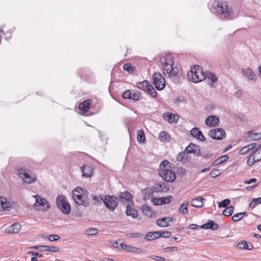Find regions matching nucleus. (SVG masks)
<instances>
[{
  "mask_svg": "<svg viewBox=\"0 0 261 261\" xmlns=\"http://www.w3.org/2000/svg\"><path fill=\"white\" fill-rule=\"evenodd\" d=\"M189 79L194 83L200 82L206 78L202 67L199 65H194L191 68L190 72L188 73Z\"/></svg>",
  "mask_w": 261,
  "mask_h": 261,
  "instance_id": "f257e3e1",
  "label": "nucleus"
},
{
  "mask_svg": "<svg viewBox=\"0 0 261 261\" xmlns=\"http://www.w3.org/2000/svg\"><path fill=\"white\" fill-rule=\"evenodd\" d=\"M212 8L219 14L224 15V16H230L232 14V8L228 7L226 2L222 3L215 1L212 4Z\"/></svg>",
  "mask_w": 261,
  "mask_h": 261,
  "instance_id": "f03ea898",
  "label": "nucleus"
},
{
  "mask_svg": "<svg viewBox=\"0 0 261 261\" xmlns=\"http://www.w3.org/2000/svg\"><path fill=\"white\" fill-rule=\"evenodd\" d=\"M18 176L27 184H32L36 181V176L30 170L24 168H20L17 170Z\"/></svg>",
  "mask_w": 261,
  "mask_h": 261,
  "instance_id": "7ed1b4c3",
  "label": "nucleus"
},
{
  "mask_svg": "<svg viewBox=\"0 0 261 261\" xmlns=\"http://www.w3.org/2000/svg\"><path fill=\"white\" fill-rule=\"evenodd\" d=\"M83 189L77 187L72 191V198L74 201L79 205H83L87 207L89 204L88 198H85L82 194Z\"/></svg>",
  "mask_w": 261,
  "mask_h": 261,
  "instance_id": "20e7f679",
  "label": "nucleus"
},
{
  "mask_svg": "<svg viewBox=\"0 0 261 261\" xmlns=\"http://www.w3.org/2000/svg\"><path fill=\"white\" fill-rule=\"evenodd\" d=\"M100 199L103 202L106 207L113 212L118 205V198L115 195H106L99 196Z\"/></svg>",
  "mask_w": 261,
  "mask_h": 261,
  "instance_id": "39448f33",
  "label": "nucleus"
},
{
  "mask_svg": "<svg viewBox=\"0 0 261 261\" xmlns=\"http://www.w3.org/2000/svg\"><path fill=\"white\" fill-rule=\"evenodd\" d=\"M57 205L59 210L65 214H69L70 212V205L66 201V197L63 195H59L56 199Z\"/></svg>",
  "mask_w": 261,
  "mask_h": 261,
  "instance_id": "423d86ee",
  "label": "nucleus"
},
{
  "mask_svg": "<svg viewBox=\"0 0 261 261\" xmlns=\"http://www.w3.org/2000/svg\"><path fill=\"white\" fill-rule=\"evenodd\" d=\"M161 62L162 64L163 69L165 71L164 72V75L166 73L169 74V71L171 68L173 67V59L171 55H166L164 57H161Z\"/></svg>",
  "mask_w": 261,
  "mask_h": 261,
  "instance_id": "0eeeda50",
  "label": "nucleus"
},
{
  "mask_svg": "<svg viewBox=\"0 0 261 261\" xmlns=\"http://www.w3.org/2000/svg\"><path fill=\"white\" fill-rule=\"evenodd\" d=\"M153 84L158 90L163 89L165 86V80L159 72H155L152 76Z\"/></svg>",
  "mask_w": 261,
  "mask_h": 261,
  "instance_id": "6e6552de",
  "label": "nucleus"
},
{
  "mask_svg": "<svg viewBox=\"0 0 261 261\" xmlns=\"http://www.w3.org/2000/svg\"><path fill=\"white\" fill-rule=\"evenodd\" d=\"M159 174L163 179L168 182H173L176 179L175 172L170 169L159 171Z\"/></svg>",
  "mask_w": 261,
  "mask_h": 261,
  "instance_id": "1a4fd4ad",
  "label": "nucleus"
},
{
  "mask_svg": "<svg viewBox=\"0 0 261 261\" xmlns=\"http://www.w3.org/2000/svg\"><path fill=\"white\" fill-rule=\"evenodd\" d=\"M209 136L215 140H220L226 136L225 130L223 128H217L211 130L208 133Z\"/></svg>",
  "mask_w": 261,
  "mask_h": 261,
  "instance_id": "9d476101",
  "label": "nucleus"
},
{
  "mask_svg": "<svg viewBox=\"0 0 261 261\" xmlns=\"http://www.w3.org/2000/svg\"><path fill=\"white\" fill-rule=\"evenodd\" d=\"M185 151L188 153H193L194 155L196 157H199L201 155L200 146L193 143H190L186 148Z\"/></svg>",
  "mask_w": 261,
  "mask_h": 261,
  "instance_id": "9b49d317",
  "label": "nucleus"
},
{
  "mask_svg": "<svg viewBox=\"0 0 261 261\" xmlns=\"http://www.w3.org/2000/svg\"><path fill=\"white\" fill-rule=\"evenodd\" d=\"M35 197L36 199V202L34 204L35 207L40 206L42 210L45 211H47L50 207L48 203L45 198H42L39 195H36Z\"/></svg>",
  "mask_w": 261,
  "mask_h": 261,
  "instance_id": "f8f14e48",
  "label": "nucleus"
},
{
  "mask_svg": "<svg viewBox=\"0 0 261 261\" xmlns=\"http://www.w3.org/2000/svg\"><path fill=\"white\" fill-rule=\"evenodd\" d=\"M173 221V218L169 217H166L158 219L156 221L158 226L161 227H166L171 225V223Z\"/></svg>",
  "mask_w": 261,
  "mask_h": 261,
  "instance_id": "ddd939ff",
  "label": "nucleus"
},
{
  "mask_svg": "<svg viewBox=\"0 0 261 261\" xmlns=\"http://www.w3.org/2000/svg\"><path fill=\"white\" fill-rule=\"evenodd\" d=\"M152 191L155 193L166 192L169 190V187H167L164 183L155 184L151 188Z\"/></svg>",
  "mask_w": 261,
  "mask_h": 261,
  "instance_id": "4468645a",
  "label": "nucleus"
},
{
  "mask_svg": "<svg viewBox=\"0 0 261 261\" xmlns=\"http://www.w3.org/2000/svg\"><path fill=\"white\" fill-rule=\"evenodd\" d=\"M190 134L192 137L200 141H204L205 140L204 136L201 130L197 127L193 128L190 131Z\"/></svg>",
  "mask_w": 261,
  "mask_h": 261,
  "instance_id": "2eb2a0df",
  "label": "nucleus"
},
{
  "mask_svg": "<svg viewBox=\"0 0 261 261\" xmlns=\"http://www.w3.org/2000/svg\"><path fill=\"white\" fill-rule=\"evenodd\" d=\"M219 118L214 115L208 116L205 120L206 125L211 127H215L219 124Z\"/></svg>",
  "mask_w": 261,
  "mask_h": 261,
  "instance_id": "dca6fc26",
  "label": "nucleus"
},
{
  "mask_svg": "<svg viewBox=\"0 0 261 261\" xmlns=\"http://www.w3.org/2000/svg\"><path fill=\"white\" fill-rule=\"evenodd\" d=\"M200 227L203 229H210L212 230H216L218 229L219 225L214 221L208 220L207 223L201 225Z\"/></svg>",
  "mask_w": 261,
  "mask_h": 261,
  "instance_id": "f3484780",
  "label": "nucleus"
},
{
  "mask_svg": "<svg viewBox=\"0 0 261 261\" xmlns=\"http://www.w3.org/2000/svg\"><path fill=\"white\" fill-rule=\"evenodd\" d=\"M119 198L122 203L133 202L132 195L127 191L120 193V195H119Z\"/></svg>",
  "mask_w": 261,
  "mask_h": 261,
  "instance_id": "a211bd4d",
  "label": "nucleus"
},
{
  "mask_svg": "<svg viewBox=\"0 0 261 261\" xmlns=\"http://www.w3.org/2000/svg\"><path fill=\"white\" fill-rule=\"evenodd\" d=\"M82 176L87 178L90 177L93 174V168L89 165H84L81 167Z\"/></svg>",
  "mask_w": 261,
  "mask_h": 261,
  "instance_id": "6ab92c4d",
  "label": "nucleus"
},
{
  "mask_svg": "<svg viewBox=\"0 0 261 261\" xmlns=\"http://www.w3.org/2000/svg\"><path fill=\"white\" fill-rule=\"evenodd\" d=\"M21 229V225L19 223H15L8 227L6 229V232L9 233H16Z\"/></svg>",
  "mask_w": 261,
  "mask_h": 261,
  "instance_id": "aec40b11",
  "label": "nucleus"
},
{
  "mask_svg": "<svg viewBox=\"0 0 261 261\" xmlns=\"http://www.w3.org/2000/svg\"><path fill=\"white\" fill-rule=\"evenodd\" d=\"M90 105L91 101L87 99L79 104V109L83 113H86L88 112Z\"/></svg>",
  "mask_w": 261,
  "mask_h": 261,
  "instance_id": "412c9836",
  "label": "nucleus"
},
{
  "mask_svg": "<svg viewBox=\"0 0 261 261\" xmlns=\"http://www.w3.org/2000/svg\"><path fill=\"white\" fill-rule=\"evenodd\" d=\"M242 72L244 76L247 77L249 80L255 81V75L254 73V72L251 70V69L250 68H247L246 69L243 68L242 70Z\"/></svg>",
  "mask_w": 261,
  "mask_h": 261,
  "instance_id": "4be33fe9",
  "label": "nucleus"
},
{
  "mask_svg": "<svg viewBox=\"0 0 261 261\" xmlns=\"http://www.w3.org/2000/svg\"><path fill=\"white\" fill-rule=\"evenodd\" d=\"M144 200L146 201L153 196V192L151 188H147L141 190Z\"/></svg>",
  "mask_w": 261,
  "mask_h": 261,
  "instance_id": "5701e85b",
  "label": "nucleus"
},
{
  "mask_svg": "<svg viewBox=\"0 0 261 261\" xmlns=\"http://www.w3.org/2000/svg\"><path fill=\"white\" fill-rule=\"evenodd\" d=\"M205 200V199L202 197H197L193 198L191 201V204L193 206L195 207H201L203 206V201Z\"/></svg>",
  "mask_w": 261,
  "mask_h": 261,
  "instance_id": "b1692460",
  "label": "nucleus"
},
{
  "mask_svg": "<svg viewBox=\"0 0 261 261\" xmlns=\"http://www.w3.org/2000/svg\"><path fill=\"white\" fill-rule=\"evenodd\" d=\"M237 247L239 249L249 250H251L253 248V246L251 243H249L248 244L247 242L245 241H243L242 242L238 243L237 245Z\"/></svg>",
  "mask_w": 261,
  "mask_h": 261,
  "instance_id": "393cba45",
  "label": "nucleus"
},
{
  "mask_svg": "<svg viewBox=\"0 0 261 261\" xmlns=\"http://www.w3.org/2000/svg\"><path fill=\"white\" fill-rule=\"evenodd\" d=\"M228 159H229V156L227 155H222V156L218 158L216 160H215L213 162L211 166H216L218 165H220V164L226 162V161H227Z\"/></svg>",
  "mask_w": 261,
  "mask_h": 261,
  "instance_id": "a878e982",
  "label": "nucleus"
},
{
  "mask_svg": "<svg viewBox=\"0 0 261 261\" xmlns=\"http://www.w3.org/2000/svg\"><path fill=\"white\" fill-rule=\"evenodd\" d=\"M137 140L139 143L145 144L146 141L143 130L139 129L137 132Z\"/></svg>",
  "mask_w": 261,
  "mask_h": 261,
  "instance_id": "bb28decb",
  "label": "nucleus"
},
{
  "mask_svg": "<svg viewBox=\"0 0 261 261\" xmlns=\"http://www.w3.org/2000/svg\"><path fill=\"white\" fill-rule=\"evenodd\" d=\"M251 155L253 158H256V161H261V144L253 151Z\"/></svg>",
  "mask_w": 261,
  "mask_h": 261,
  "instance_id": "cd10ccee",
  "label": "nucleus"
},
{
  "mask_svg": "<svg viewBox=\"0 0 261 261\" xmlns=\"http://www.w3.org/2000/svg\"><path fill=\"white\" fill-rule=\"evenodd\" d=\"M126 214L127 216H130L135 218L138 217V211L134 208H131L129 205H127Z\"/></svg>",
  "mask_w": 261,
  "mask_h": 261,
  "instance_id": "c85d7f7f",
  "label": "nucleus"
},
{
  "mask_svg": "<svg viewBox=\"0 0 261 261\" xmlns=\"http://www.w3.org/2000/svg\"><path fill=\"white\" fill-rule=\"evenodd\" d=\"M123 68L124 70L131 74L134 73L136 70L135 67L130 63L125 64L123 66Z\"/></svg>",
  "mask_w": 261,
  "mask_h": 261,
  "instance_id": "c756f323",
  "label": "nucleus"
},
{
  "mask_svg": "<svg viewBox=\"0 0 261 261\" xmlns=\"http://www.w3.org/2000/svg\"><path fill=\"white\" fill-rule=\"evenodd\" d=\"M0 199H2V211L7 210L9 211V208L11 206V203L8 202L6 198L4 197H0Z\"/></svg>",
  "mask_w": 261,
  "mask_h": 261,
  "instance_id": "7c9ffc66",
  "label": "nucleus"
},
{
  "mask_svg": "<svg viewBox=\"0 0 261 261\" xmlns=\"http://www.w3.org/2000/svg\"><path fill=\"white\" fill-rule=\"evenodd\" d=\"M188 202L185 201L183 202L182 204L180 205L178 208V212L179 213H181L183 215H186L188 214Z\"/></svg>",
  "mask_w": 261,
  "mask_h": 261,
  "instance_id": "2f4dec72",
  "label": "nucleus"
},
{
  "mask_svg": "<svg viewBox=\"0 0 261 261\" xmlns=\"http://www.w3.org/2000/svg\"><path fill=\"white\" fill-rule=\"evenodd\" d=\"M151 202L155 205H161L165 204V199H164V197L152 198L151 199Z\"/></svg>",
  "mask_w": 261,
  "mask_h": 261,
  "instance_id": "473e14b6",
  "label": "nucleus"
},
{
  "mask_svg": "<svg viewBox=\"0 0 261 261\" xmlns=\"http://www.w3.org/2000/svg\"><path fill=\"white\" fill-rule=\"evenodd\" d=\"M42 250L45 251H50L51 252H57L59 251L60 248L56 246H43Z\"/></svg>",
  "mask_w": 261,
  "mask_h": 261,
  "instance_id": "72a5a7b5",
  "label": "nucleus"
},
{
  "mask_svg": "<svg viewBox=\"0 0 261 261\" xmlns=\"http://www.w3.org/2000/svg\"><path fill=\"white\" fill-rule=\"evenodd\" d=\"M160 140L162 142H168L170 141V137L165 131H162L159 134Z\"/></svg>",
  "mask_w": 261,
  "mask_h": 261,
  "instance_id": "f704fd0d",
  "label": "nucleus"
},
{
  "mask_svg": "<svg viewBox=\"0 0 261 261\" xmlns=\"http://www.w3.org/2000/svg\"><path fill=\"white\" fill-rule=\"evenodd\" d=\"M164 117L169 123H172L174 121L175 115L171 113H167L164 114Z\"/></svg>",
  "mask_w": 261,
  "mask_h": 261,
  "instance_id": "c9c22d12",
  "label": "nucleus"
},
{
  "mask_svg": "<svg viewBox=\"0 0 261 261\" xmlns=\"http://www.w3.org/2000/svg\"><path fill=\"white\" fill-rule=\"evenodd\" d=\"M149 85L148 81L144 80L142 82H138L137 83V87L141 90H143L146 92V90Z\"/></svg>",
  "mask_w": 261,
  "mask_h": 261,
  "instance_id": "e433bc0d",
  "label": "nucleus"
},
{
  "mask_svg": "<svg viewBox=\"0 0 261 261\" xmlns=\"http://www.w3.org/2000/svg\"><path fill=\"white\" fill-rule=\"evenodd\" d=\"M247 215L246 212L239 213L234 214L232 217V220L233 222H238L242 219L243 216Z\"/></svg>",
  "mask_w": 261,
  "mask_h": 261,
  "instance_id": "4c0bfd02",
  "label": "nucleus"
},
{
  "mask_svg": "<svg viewBox=\"0 0 261 261\" xmlns=\"http://www.w3.org/2000/svg\"><path fill=\"white\" fill-rule=\"evenodd\" d=\"M234 210V207L233 206L230 205L226 208L223 212V214L226 217H228L231 216Z\"/></svg>",
  "mask_w": 261,
  "mask_h": 261,
  "instance_id": "58836bf2",
  "label": "nucleus"
},
{
  "mask_svg": "<svg viewBox=\"0 0 261 261\" xmlns=\"http://www.w3.org/2000/svg\"><path fill=\"white\" fill-rule=\"evenodd\" d=\"M259 204H261V197L253 198L250 203L249 206L253 208Z\"/></svg>",
  "mask_w": 261,
  "mask_h": 261,
  "instance_id": "ea45409f",
  "label": "nucleus"
},
{
  "mask_svg": "<svg viewBox=\"0 0 261 261\" xmlns=\"http://www.w3.org/2000/svg\"><path fill=\"white\" fill-rule=\"evenodd\" d=\"M126 249L125 251L128 252H137L140 253L142 252V249L141 248H139L136 247L131 246L129 245H127V247L126 248Z\"/></svg>",
  "mask_w": 261,
  "mask_h": 261,
  "instance_id": "a19ab883",
  "label": "nucleus"
},
{
  "mask_svg": "<svg viewBox=\"0 0 261 261\" xmlns=\"http://www.w3.org/2000/svg\"><path fill=\"white\" fill-rule=\"evenodd\" d=\"M142 212L144 214L147 216L151 217L152 214V212L151 208L147 205H144L142 206Z\"/></svg>",
  "mask_w": 261,
  "mask_h": 261,
  "instance_id": "79ce46f5",
  "label": "nucleus"
},
{
  "mask_svg": "<svg viewBox=\"0 0 261 261\" xmlns=\"http://www.w3.org/2000/svg\"><path fill=\"white\" fill-rule=\"evenodd\" d=\"M148 94L151 95L152 97H156V92L154 88L151 85H149L146 90Z\"/></svg>",
  "mask_w": 261,
  "mask_h": 261,
  "instance_id": "37998d69",
  "label": "nucleus"
},
{
  "mask_svg": "<svg viewBox=\"0 0 261 261\" xmlns=\"http://www.w3.org/2000/svg\"><path fill=\"white\" fill-rule=\"evenodd\" d=\"M141 93L137 90H132L131 91V99L135 101L139 100L140 97Z\"/></svg>",
  "mask_w": 261,
  "mask_h": 261,
  "instance_id": "c03bdc74",
  "label": "nucleus"
},
{
  "mask_svg": "<svg viewBox=\"0 0 261 261\" xmlns=\"http://www.w3.org/2000/svg\"><path fill=\"white\" fill-rule=\"evenodd\" d=\"M207 77L208 80L212 81V83L211 84V86H212V84L216 83L218 79L216 76L212 72H210L207 74Z\"/></svg>",
  "mask_w": 261,
  "mask_h": 261,
  "instance_id": "a18cd8bd",
  "label": "nucleus"
},
{
  "mask_svg": "<svg viewBox=\"0 0 261 261\" xmlns=\"http://www.w3.org/2000/svg\"><path fill=\"white\" fill-rule=\"evenodd\" d=\"M169 161L167 160H164L162 161L160 165V171H162L164 170H168V166L169 164Z\"/></svg>",
  "mask_w": 261,
  "mask_h": 261,
  "instance_id": "49530a36",
  "label": "nucleus"
},
{
  "mask_svg": "<svg viewBox=\"0 0 261 261\" xmlns=\"http://www.w3.org/2000/svg\"><path fill=\"white\" fill-rule=\"evenodd\" d=\"M186 171H187L186 169L182 167H177L176 170L177 174L180 177H182L183 176L185 175L186 174Z\"/></svg>",
  "mask_w": 261,
  "mask_h": 261,
  "instance_id": "de8ad7c7",
  "label": "nucleus"
},
{
  "mask_svg": "<svg viewBox=\"0 0 261 261\" xmlns=\"http://www.w3.org/2000/svg\"><path fill=\"white\" fill-rule=\"evenodd\" d=\"M230 200L228 199H225L219 202L218 206L219 207H227V205L230 203Z\"/></svg>",
  "mask_w": 261,
  "mask_h": 261,
  "instance_id": "09e8293b",
  "label": "nucleus"
},
{
  "mask_svg": "<svg viewBox=\"0 0 261 261\" xmlns=\"http://www.w3.org/2000/svg\"><path fill=\"white\" fill-rule=\"evenodd\" d=\"M187 157H188V155L186 154V152L181 151L178 153V155L176 157V160L178 161L181 162L186 158H187Z\"/></svg>",
  "mask_w": 261,
  "mask_h": 261,
  "instance_id": "8fccbe9b",
  "label": "nucleus"
},
{
  "mask_svg": "<svg viewBox=\"0 0 261 261\" xmlns=\"http://www.w3.org/2000/svg\"><path fill=\"white\" fill-rule=\"evenodd\" d=\"M256 158H253L251 155V154L249 156L247 160V165L249 166H252L255 162H258V161H256Z\"/></svg>",
  "mask_w": 261,
  "mask_h": 261,
  "instance_id": "3c124183",
  "label": "nucleus"
},
{
  "mask_svg": "<svg viewBox=\"0 0 261 261\" xmlns=\"http://www.w3.org/2000/svg\"><path fill=\"white\" fill-rule=\"evenodd\" d=\"M220 174L219 170L215 169L213 170L210 173L209 175L213 178L216 177Z\"/></svg>",
  "mask_w": 261,
  "mask_h": 261,
  "instance_id": "603ef678",
  "label": "nucleus"
},
{
  "mask_svg": "<svg viewBox=\"0 0 261 261\" xmlns=\"http://www.w3.org/2000/svg\"><path fill=\"white\" fill-rule=\"evenodd\" d=\"M172 235V233L169 231H160V237L164 238H170Z\"/></svg>",
  "mask_w": 261,
  "mask_h": 261,
  "instance_id": "864d4df0",
  "label": "nucleus"
},
{
  "mask_svg": "<svg viewBox=\"0 0 261 261\" xmlns=\"http://www.w3.org/2000/svg\"><path fill=\"white\" fill-rule=\"evenodd\" d=\"M122 96L124 99H131V91L130 90H126L123 92Z\"/></svg>",
  "mask_w": 261,
  "mask_h": 261,
  "instance_id": "5fc2aeb1",
  "label": "nucleus"
},
{
  "mask_svg": "<svg viewBox=\"0 0 261 261\" xmlns=\"http://www.w3.org/2000/svg\"><path fill=\"white\" fill-rule=\"evenodd\" d=\"M252 140H258L261 139V133H253L250 136Z\"/></svg>",
  "mask_w": 261,
  "mask_h": 261,
  "instance_id": "6e6d98bb",
  "label": "nucleus"
},
{
  "mask_svg": "<svg viewBox=\"0 0 261 261\" xmlns=\"http://www.w3.org/2000/svg\"><path fill=\"white\" fill-rule=\"evenodd\" d=\"M92 199L93 203L94 205H99L101 204L102 200H101V199H99L97 196H93L92 197Z\"/></svg>",
  "mask_w": 261,
  "mask_h": 261,
  "instance_id": "4d7b16f0",
  "label": "nucleus"
},
{
  "mask_svg": "<svg viewBox=\"0 0 261 261\" xmlns=\"http://www.w3.org/2000/svg\"><path fill=\"white\" fill-rule=\"evenodd\" d=\"M87 234L95 235L98 233V230L96 228H91L86 230Z\"/></svg>",
  "mask_w": 261,
  "mask_h": 261,
  "instance_id": "13d9d810",
  "label": "nucleus"
},
{
  "mask_svg": "<svg viewBox=\"0 0 261 261\" xmlns=\"http://www.w3.org/2000/svg\"><path fill=\"white\" fill-rule=\"evenodd\" d=\"M178 68L176 67H172L171 68L170 71H169V76H176L178 73Z\"/></svg>",
  "mask_w": 261,
  "mask_h": 261,
  "instance_id": "bf43d9fd",
  "label": "nucleus"
},
{
  "mask_svg": "<svg viewBox=\"0 0 261 261\" xmlns=\"http://www.w3.org/2000/svg\"><path fill=\"white\" fill-rule=\"evenodd\" d=\"M249 151H250V148H249V146H244L243 148H242L239 150V153L240 154H245L247 152H248Z\"/></svg>",
  "mask_w": 261,
  "mask_h": 261,
  "instance_id": "052dcab7",
  "label": "nucleus"
},
{
  "mask_svg": "<svg viewBox=\"0 0 261 261\" xmlns=\"http://www.w3.org/2000/svg\"><path fill=\"white\" fill-rule=\"evenodd\" d=\"M60 239V236L56 234H51L49 236L48 239L50 241H56Z\"/></svg>",
  "mask_w": 261,
  "mask_h": 261,
  "instance_id": "680f3d73",
  "label": "nucleus"
},
{
  "mask_svg": "<svg viewBox=\"0 0 261 261\" xmlns=\"http://www.w3.org/2000/svg\"><path fill=\"white\" fill-rule=\"evenodd\" d=\"M149 257H150L153 259H154L156 261H165V258L161 257V256H157V255H151V256H149Z\"/></svg>",
  "mask_w": 261,
  "mask_h": 261,
  "instance_id": "e2e57ef3",
  "label": "nucleus"
},
{
  "mask_svg": "<svg viewBox=\"0 0 261 261\" xmlns=\"http://www.w3.org/2000/svg\"><path fill=\"white\" fill-rule=\"evenodd\" d=\"M28 254H31L33 255L34 257H43V255L41 254H40L38 252H35L33 251H31L28 252Z\"/></svg>",
  "mask_w": 261,
  "mask_h": 261,
  "instance_id": "0e129e2a",
  "label": "nucleus"
},
{
  "mask_svg": "<svg viewBox=\"0 0 261 261\" xmlns=\"http://www.w3.org/2000/svg\"><path fill=\"white\" fill-rule=\"evenodd\" d=\"M153 238L152 231L147 232L145 236V239L147 241L152 240V238Z\"/></svg>",
  "mask_w": 261,
  "mask_h": 261,
  "instance_id": "69168bd1",
  "label": "nucleus"
},
{
  "mask_svg": "<svg viewBox=\"0 0 261 261\" xmlns=\"http://www.w3.org/2000/svg\"><path fill=\"white\" fill-rule=\"evenodd\" d=\"M165 251L168 252V251H177L178 250V248L177 247L173 246V247H166L164 249Z\"/></svg>",
  "mask_w": 261,
  "mask_h": 261,
  "instance_id": "338daca9",
  "label": "nucleus"
},
{
  "mask_svg": "<svg viewBox=\"0 0 261 261\" xmlns=\"http://www.w3.org/2000/svg\"><path fill=\"white\" fill-rule=\"evenodd\" d=\"M153 238L152 239H156L160 237V231H152Z\"/></svg>",
  "mask_w": 261,
  "mask_h": 261,
  "instance_id": "774afa93",
  "label": "nucleus"
}]
</instances>
